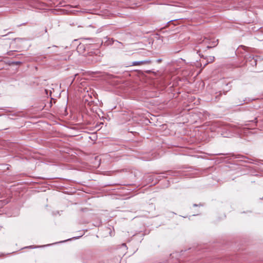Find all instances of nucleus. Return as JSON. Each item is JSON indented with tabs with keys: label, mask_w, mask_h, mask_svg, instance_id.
Returning <instances> with one entry per match:
<instances>
[{
	"label": "nucleus",
	"mask_w": 263,
	"mask_h": 263,
	"mask_svg": "<svg viewBox=\"0 0 263 263\" xmlns=\"http://www.w3.org/2000/svg\"><path fill=\"white\" fill-rule=\"evenodd\" d=\"M149 62H150V61H135V62H133V65L137 66V65H140L141 64H147V63H149Z\"/></svg>",
	"instance_id": "obj_1"
},
{
	"label": "nucleus",
	"mask_w": 263,
	"mask_h": 263,
	"mask_svg": "<svg viewBox=\"0 0 263 263\" xmlns=\"http://www.w3.org/2000/svg\"><path fill=\"white\" fill-rule=\"evenodd\" d=\"M15 41H21L23 40V39L21 38H15L14 40Z\"/></svg>",
	"instance_id": "obj_2"
},
{
	"label": "nucleus",
	"mask_w": 263,
	"mask_h": 263,
	"mask_svg": "<svg viewBox=\"0 0 263 263\" xmlns=\"http://www.w3.org/2000/svg\"><path fill=\"white\" fill-rule=\"evenodd\" d=\"M214 57H211V59L210 60L212 61L214 60Z\"/></svg>",
	"instance_id": "obj_3"
},
{
	"label": "nucleus",
	"mask_w": 263,
	"mask_h": 263,
	"mask_svg": "<svg viewBox=\"0 0 263 263\" xmlns=\"http://www.w3.org/2000/svg\"><path fill=\"white\" fill-rule=\"evenodd\" d=\"M28 248H32L33 247L32 246L28 247Z\"/></svg>",
	"instance_id": "obj_4"
},
{
	"label": "nucleus",
	"mask_w": 263,
	"mask_h": 263,
	"mask_svg": "<svg viewBox=\"0 0 263 263\" xmlns=\"http://www.w3.org/2000/svg\"><path fill=\"white\" fill-rule=\"evenodd\" d=\"M208 47V48H211V46H208V47Z\"/></svg>",
	"instance_id": "obj_5"
}]
</instances>
